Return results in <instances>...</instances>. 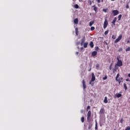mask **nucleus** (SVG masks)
I'll return each mask as SVG.
<instances>
[{
    "label": "nucleus",
    "instance_id": "nucleus-1",
    "mask_svg": "<svg viewBox=\"0 0 130 130\" xmlns=\"http://www.w3.org/2000/svg\"><path fill=\"white\" fill-rule=\"evenodd\" d=\"M117 63L115 65V68H116V67L117 68V67H122V66L123 65L122 63V61H121V60L119 59V58L117 57Z\"/></svg>",
    "mask_w": 130,
    "mask_h": 130
},
{
    "label": "nucleus",
    "instance_id": "nucleus-2",
    "mask_svg": "<svg viewBox=\"0 0 130 130\" xmlns=\"http://www.w3.org/2000/svg\"><path fill=\"white\" fill-rule=\"evenodd\" d=\"M107 26H108V21H107V18L106 17L104 22V29H106Z\"/></svg>",
    "mask_w": 130,
    "mask_h": 130
},
{
    "label": "nucleus",
    "instance_id": "nucleus-3",
    "mask_svg": "<svg viewBox=\"0 0 130 130\" xmlns=\"http://www.w3.org/2000/svg\"><path fill=\"white\" fill-rule=\"evenodd\" d=\"M122 39V35H120L118 38H117L115 41H114V43H117V42H119L120 40Z\"/></svg>",
    "mask_w": 130,
    "mask_h": 130
},
{
    "label": "nucleus",
    "instance_id": "nucleus-4",
    "mask_svg": "<svg viewBox=\"0 0 130 130\" xmlns=\"http://www.w3.org/2000/svg\"><path fill=\"white\" fill-rule=\"evenodd\" d=\"M91 111H89L87 113V119L88 121H89L90 120V118H91Z\"/></svg>",
    "mask_w": 130,
    "mask_h": 130
},
{
    "label": "nucleus",
    "instance_id": "nucleus-5",
    "mask_svg": "<svg viewBox=\"0 0 130 130\" xmlns=\"http://www.w3.org/2000/svg\"><path fill=\"white\" fill-rule=\"evenodd\" d=\"M112 13L113 14V16H117V15L119 14V12H118V10H113Z\"/></svg>",
    "mask_w": 130,
    "mask_h": 130
},
{
    "label": "nucleus",
    "instance_id": "nucleus-6",
    "mask_svg": "<svg viewBox=\"0 0 130 130\" xmlns=\"http://www.w3.org/2000/svg\"><path fill=\"white\" fill-rule=\"evenodd\" d=\"M85 36H84L83 37V38L82 39L81 42L80 43V45L81 46H83V45L84 44V43H85Z\"/></svg>",
    "mask_w": 130,
    "mask_h": 130
},
{
    "label": "nucleus",
    "instance_id": "nucleus-7",
    "mask_svg": "<svg viewBox=\"0 0 130 130\" xmlns=\"http://www.w3.org/2000/svg\"><path fill=\"white\" fill-rule=\"evenodd\" d=\"M91 76H92V78H91V82H94V81H95V75L94 74V73H92L91 74Z\"/></svg>",
    "mask_w": 130,
    "mask_h": 130
},
{
    "label": "nucleus",
    "instance_id": "nucleus-8",
    "mask_svg": "<svg viewBox=\"0 0 130 130\" xmlns=\"http://www.w3.org/2000/svg\"><path fill=\"white\" fill-rule=\"evenodd\" d=\"M82 84H83V89H86V82H85V80H82Z\"/></svg>",
    "mask_w": 130,
    "mask_h": 130
},
{
    "label": "nucleus",
    "instance_id": "nucleus-9",
    "mask_svg": "<svg viewBox=\"0 0 130 130\" xmlns=\"http://www.w3.org/2000/svg\"><path fill=\"white\" fill-rule=\"evenodd\" d=\"M122 95L121 94H120V93H117V94H116L114 96V98H120V97H121V96H122Z\"/></svg>",
    "mask_w": 130,
    "mask_h": 130
},
{
    "label": "nucleus",
    "instance_id": "nucleus-10",
    "mask_svg": "<svg viewBox=\"0 0 130 130\" xmlns=\"http://www.w3.org/2000/svg\"><path fill=\"white\" fill-rule=\"evenodd\" d=\"M116 20H117V18L116 17H115L112 22V24H113L114 26H115V23L116 22Z\"/></svg>",
    "mask_w": 130,
    "mask_h": 130
},
{
    "label": "nucleus",
    "instance_id": "nucleus-11",
    "mask_svg": "<svg viewBox=\"0 0 130 130\" xmlns=\"http://www.w3.org/2000/svg\"><path fill=\"white\" fill-rule=\"evenodd\" d=\"M100 112L101 114H104V113L105 112V110H104L103 108H102L101 109Z\"/></svg>",
    "mask_w": 130,
    "mask_h": 130
},
{
    "label": "nucleus",
    "instance_id": "nucleus-12",
    "mask_svg": "<svg viewBox=\"0 0 130 130\" xmlns=\"http://www.w3.org/2000/svg\"><path fill=\"white\" fill-rule=\"evenodd\" d=\"M75 33H76L77 36H78V35H79V29H78V27H76L75 28Z\"/></svg>",
    "mask_w": 130,
    "mask_h": 130
},
{
    "label": "nucleus",
    "instance_id": "nucleus-13",
    "mask_svg": "<svg viewBox=\"0 0 130 130\" xmlns=\"http://www.w3.org/2000/svg\"><path fill=\"white\" fill-rule=\"evenodd\" d=\"M74 24H78L79 23V19H78V18H76L74 19Z\"/></svg>",
    "mask_w": 130,
    "mask_h": 130
},
{
    "label": "nucleus",
    "instance_id": "nucleus-14",
    "mask_svg": "<svg viewBox=\"0 0 130 130\" xmlns=\"http://www.w3.org/2000/svg\"><path fill=\"white\" fill-rule=\"evenodd\" d=\"M92 56H96L97 55V52L96 51H93L91 53Z\"/></svg>",
    "mask_w": 130,
    "mask_h": 130
},
{
    "label": "nucleus",
    "instance_id": "nucleus-15",
    "mask_svg": "<svg viewBox=\"0 0 130 130\" xmlns=\"http://www.w3.org/2000/svg\"><path fill=\"white\" fill-rule=\"evenodd\" d=\"M89 45L91 48H93V47H94V43H93V42H90L89 43Z\"/></svg>",
    "mask_w": 130,
    "mask_h": 130
},
{
    "label": "nucleus",
    "instance_id": "nucleus-16",
    "mask_svg": "<svg viewBox=\"0 0 130 130\" xmlns=\"http://www.w3.org/2000/svg\"><path fill=\"white\" fill-rule=\"evenodd\" d=\"M87 46H88V43H84L83 44V47L84 48H87Z\"/></svg>",
    "mask_w": 130,
    "mask_h": 130
},
{
    "label": "nucleus",
    "instance_id": "nucleus-17",
    "mask_svg": "<svg viewBox=\"0 0 130 130\" xmlns=\"http://www.w3.org/2000/svg\"><path fill=\"white\" fill-rule=\"evenodd\" d=\"M118 78H119V73H118L116 77V81H117V82H118Z\"/></svg>",
    "mask_w": 130,
    "mask_h": 130
},
{
    "label": "nucleus",
    "instance_id": "nucleus-18",
    "mask_svg": "<svg viewBox=\"0 0 130 130\" xmlns=\"http://www.w3.org/2000/svg\"><path fill=\"white\" fill-rule=\"evenodd\" d=\"M123 85H124V88L125 90L126 91L127 90V86H126V84L124 83Z\"/></svg>",
    "mask_w": 130,
    "mask_h": 130
},
{
    "label": "nucleus",
    "instance_id": "nucleus-19",
    "mask_svg": "<svg viewBox=\"0 0 130 130\" xmlns=\"http://www.w3.org/2000/svg\"><path fill=\"white\" fill-rule=\"evenodd\" d=\"M104 103H108V100H107V96L105 98L104 101Z\"/></svg>",
    "mask_w": 130,
    "mask_h": 130
},
{
    "label": "nucleus",
    "instance_id": "nucleus-20",
    "mask_svg": "<svg viewBox=\"0 0 130 130\" xmlns=\"http://www.w3.org/2000/svg\"><path fill=\"white\" fill-rule=\"evenodd\" d=\"M92 126H93V125L92 124V123L89 124L88 129H91V128H92Z\"/></svg>",
    "mask_w": 130,
    "mask_h": 130
},
{
    "label": "nucleus",
    "instance_id": "nucleus-21",
    "mask_svg": "<svg viewBox=\"0 0 130 130\" xmlns=\"http://www.w3.org/2000/svg\"><path fill=\"white\" fill-rule=\"evenodd\" d=\"M121 17H122V15L121 14H120L118 16V21H120V19H121Z\"/></svg>",
    "mask_w": 130,
    "mask_h": 130
},
{
    "label": "nucleus",
    "instance_id": "nucleus-22",
    "mask_svg": "<svg viewBox=\"0 0 130 130\" xmlns=\"http://www.w3.org/2000/svg\"><path fill=\"white\" fill-rule=\"evenodd\" d=\"M117 67L115 68V69L113 70V74H115V72H116V71H117Z\"/></svg>",
    "mask_w": 130,
    "mask_h": 130
},
{
    "label": "nucleus",
    "instance_id": "nucleus-23",
    "mask_svg": "<svg viewBox=\"0 0 130 130\" xmlns=\"http://www.w3.org/2000/svg\"><path fill=\"white\" fill-rule=\"evenodd\" d=\"M94 24V21H91L89 22V26L90 27L92 26V25Z\"/></svg>",
    "mask_w": 130,
    "mask_h": 130
},
{
    "label": "nucleus",
    "instance_id": "nucleus-24",
    "mask_svg": "<svg viewBox=\"0 0 130 130\" xmlns=\"http://www.w3.org/2000/svg\"><path fill=\"white\" fill-rule=\"evenodd\" d=\"M93 7H94V9H93L94 11L95 12H97V7H95V5H94Z\"/></svg>",
    "mask_w": 130,
    "mask_h": 130
},
{
    "label": "nucleus",
    "instance_id": "nucleus-25",
    "mask_svg": "<svg viewBox=\"0 0 130 130\" xmlns=\"http://www.w3.org/2000/svg\"><path fill=\"white\" fill-rule=\"evenodd\" d=\"M74 8H75V9H79V5H78V4H76L74 6Z\"/></svg>",
    "mask_w": 130,
    "mask_h": 130
},
{
    "label": "nucleus",
    "instance_id": "nucleus-26",
    "mask_svg": "<svg viewBox=\"0 0 130 130\" xmlns=\"http://www.w3.org/2000/svg\"><path fill=\"white\" fill-rule=\"evenodd\" d=\"M85 121V118L84 117H81V122H84Z\"/></svg>",
    "mask_w": 130,
    "mask_h": 130
},
{
    "label": "nucleus",
    "instance_id": "nucleus-27",
    "mask_svg": "<svg viewBox=\"0 0 130 130\" xmlns=\"http://www.w3.org/2000/svg\"><path fill=\"white\" fill-rule=\"evenodd\" d=\"M90 30H91V31H94L95 30V27L94 26H92L90 28Z\"/></svg>",
    "mask_w": 130,
    "mask_h": 130
},
{
    "label": "nucleus",
    "instance_id": "nucleus-28",
    "mask_svg": "<svg viewBox=\"0 0 130 130\" xmlns=\"http://www.w3.org/2000/svg\"><path fill=\"white\" fill-rule=\"evenodd\" d=\"M95 50H96V51H98V50H99V47L98 46H96L95 47Z\"/></svg>",
    "mask_w": 130,
    "mask_h": 130
},
{
    "label": "nucleus",
    "instance_id": "nucleus-29",
    "mask_svg": "<svg viewBox=\"0 0 130 130\" xmlns=\"http://www.w3.org/2000/svg\"><path fill=\"white\" fill-rule=\"evenodd\" d=\"M123 78L122 77L120 78V79H118V82H119V84H120V81H122Z\"/></svg>",
    "mask_w": 130,
    "mask_h": 130
},
{
    "label": "nucleus",
    "instance_id": "nucleus-30",
    "mask_svg": "<svg viewBox=\"0 0 130 130\" xmlns=\"http://www.w3.org/2000/svg\"><path fill=\"white\" fill-rule=\"evenodd\" d=\"M108 32H109V30H107V31H105V35H107V34H108Z\"/></svg>",
    "mask_w": 130,
    "mask_h": 130
},
{
    "label": "nucleus",
    "instance_id": "nucleus-31",
    "mask_svg": "<svg viewBox=\"0 0 130 130\" xmlns=\"http://www.w3.org/2000/svg\"><path fill=\"white\" fill-rule=\"evenodd\" d=\"M130 51V47H128L125 49V51Z\"/></svg>",
    "mask_w": 130,
    "mask_h": 130
},
{
    "label": "nucleus",
    "instance_id": "nucleus-32",
    "mask_svg": "<svg viewBox=\"0 0 130 130\" xmlns=\"http://www.w3.org/2000/svg\"><path fill=\"white\" fill-rule=\"evenodd\" d=\"M112 39H115L116 38V37L114 36V35H113L112 36Z\"/></svg>",
    "mask_w": 130,
    "mask_h": 130
},
{
    "label": "nucleus",
    "instance_id": "nucleus-33",
    "mask_svg": "<svg viewBox=\"0 0 130 130\" xmlns=\"http://www.w3.org/2000/svg\"><path fill=\"white\" fill-rule=\"evenodd\" d=\"M92 82L93 81H91V80L89 82V84L90 85H91V86H94V83H92Z\"/></svg>",
    "mask_w": 130,
    "mask_h": 130
},
{
    "label": "nucleus",
    "instance_id": "nucleus-34",
    "mask_svg": "<svg viewBox=\"0 0 130 130\" xmlns=\"http://www.w3.org/2000/svg\"><path fill=\"white\" fill-rule=\"evenodd\" d=\"M125 130H130V126H127Z\"/></svg>",
    "mask_w": 130,
    "mask_h": 130
},
{
    "label": "nucleus",
    "instance_id": "nucleus-35",
    "mask_svg": "<svg viewBox=\"0 0 130 130\" xmlns=\"http://www.w3.org/2000/svg\"><path fill=\"white\" fill-rule=\"evenodd\" d=\"M125 8H126V9H129V6H128V3L126 5Z\"/></svg>",
    "mask_w": 130,
    "mask_h": 130
},
{
    "label": "nucleus",
    "instance_id": "nucleus-36",
    "mask_svg": "<svg viewBox=\"0 0 130 130\" xmlns=\"http://www.w3.org/2000/svg\"><path fill=\"white\" fill-rule=\"evenodd\" d=\"M103 12H104L105 13H107V9H104L103 10Z\"/></svg>",
    "mask_w": 130,
    "mask_h": 130
},
{
    "label": "nucleus",
    "instance_id": "nucleus-37",
    "mask_svg": "<svg viewBox=\"0 0 130 130\" xmlns=\"http://www.w3.org/2000/svg\"><path fill=\"white\" fill-rule=\"evenodd\" d=\"M118 51H119V52H120V51H122V48H119Z\"/></svg>",
    "mask_w": 130,
    "mask_h": 130
},
{
    "label": "nucleus",
    "instance_id": "nucleus-38",
    "mask_svg": "<svg viewBox=\"0 0 130 130\" xmlns=\"http://www.w3.org/2000/svg\"><path fill=\"white\" fill-rule=\"evenodd\" d=\"M95 130L98 129V126H97V123L96 122V124H95Z\"/></svg>",
    "mask_w": 130,
    "mask_h": 130
},
{
    "label": "nucleus",
    "instance_id": "nucleus-39",
    "mask_svg": "<svg viewBox=\"0 0 130 130\" xmlns=\"http://www.w3.org/2000/svg\"><path fill=\"white\" fill-rule=\"evenodd\" d=\"M123 122V118H121V120H120V123H122Z\"/></svg>",
    "mask_w": 130,
    "mask_h": 130
},
{
    "label": "nucleus",
    "instance_id": "nucleus-40",
    "mask_svg": "<svg viewBox=\"0 0 130 130\" xmlns=\"http://www.w3.org/2000/svg\"><path fill=\"white\" fill-rule=\"evenodd\" d=\"M109 70H110V71H111V70H112V67L111 66H110Z\"/></svg>",
    "mask_w": 130,
    "mask_h": 130
},
{
    "label": "nucleus",
    "instance_id": "nucleus-41",
    "mask_svg": "<svg viewBox=\"0 0 130 130\" xmlns=\"http://www.w3.org/2000/svg\"><path fill=\"white\" fill-rule=\"evenodd\" d=\"M103 80H107V76H105L103 78Z\"/></svg>",
    "mask_w": 130,
    "mask_h": 130
},
{
    "label": "nucleus",
    "instance_id": "nucleus-42",
    "mask_svg": "<svg viewBox=\"0 0 130 130\" xmlns=\"http://www.w3.org/2000/svg\"><path fill=\"white\" fill-rule=\"evenodd\" d=\"M96 69H98V68H99V64H97L96 65Z\"/></svg>",
    "mask_w": 130,
    "mask_h": 130
},
{
    "label": "nucleus",
    "instance_id": "nucleus-43",
    "mask_svg": "<svg viewBox=\"0 0 130 130\" xmlns=\"http://www.w3.org/2000/svg\"><path fill=\"white\" fill-rule=\"evenodd\" d=\"M126 82H130L129 79H128V78L126 79Z\"/></svg>",
    "mask_w": 130,
    "mask_h": 130
},
{
    "label": "nucleus",
    "instance_id": "nucleus-44",
    "mask_svg": "<svg viewBox=\"0 0 130 130\" xmlns=\"http://www.w3.org/2000/svg\"><path fill=\"white\" fill-rule=\"evenodd\" d=\"M90 108H91V107H90V106H88L87 107V110H88V109H90Z\"/></svg>",
    "mask_w": 130,
    "mask_h": 130
},
{
    "label": "nucleus",
    "instance_id": "nucleus-45",
    "mask_svg": "<svg viewBox=\"0 0 130 130\" xmlns=\"http://www.w3.org/2000/svg\"><path fill=\"white\" fill-rule=\"evenodd\" d=\"M97 2L98 3H100L101 2V0H98Z\"/></svg>",
    "mask_w": 130,
    "mask_h": 130
},
{
    "label": "nucleus",
    "instance_id": "nucleus-46",
    "mask_svg": "<svg viewBox=\"0 0 130 130\" xmlns=\"http://www.w3.org/2000/svg\"><path fill=\"white\" fill-rule=\"evenodd\" d=\"M81 113H84V110H82L81 111Z\"/></svg>",
    "mask_w": 130,
    "mask_h": 130
},
{
    "label": "nucleus",
    "instance_id": "nucleus-47",
    "mask_svg": "<svg viewBox=\"0 0 130 130\" xmlns=\"http://www.w3.org/2000/svg\"><path fill=\"white\" fill-rule=\"evenodd\" d=\"M91 70H92V69L90 68L89 70H88V72H91Z\"/></svg>",
    "mask_w": 130,
    "mask_h": 130
},
{
    "label": "nucleus",
    "instance_id": "nucleus-48",
    "mask_svg": "<svg viewBox=\"0 0 130 130\" xmlns=\"http://www.w3.org/2000/svg\"><path fill=\"white\" fill-rule=\"evenodd\" d=\"M129 42H130V41H129V40H128V41H127V43H129Z\"/></svg>",
    "mask_w": 130,
    "mask_h": 130
},
{
    "label": "nucleus",
    "instance_id": "nucleus-49",
    "mask_svg": "<svg viewBox=\"0 0 130 130\" xmlns=\"http://www.w3.org/2000/svg\"><path fill=\"white\" fill-rule=\"evenodd\" d=\"M128 77H129V78H130V74H128Z\"/></svg>",
    "mask_w": 130,
    "mask_h": 130
},
{
    "label": "nucleus",
    "instance_id": "nucleus-50",
    "mask_svg": "<svg viewBox=\"0 0 130 130\" xmlns=\"http://www.w3.org/2000/svg\"><path fill=\"white\" fill-rule=\"evenodd\" d=\"M90 5L91 6V5H92V3L91 2V1H90Z\"/></svg>",
    "mask_w": 130,
    "mask_h": 130
},
{
    "label": "nucleus",
    "instance_id": "nucleus-51",
    "mask_svg": "<svg viewBox=\"0 0 130 130\" xmlns=\"http://www.w3.org/2000/svg\"><path fill=\"white\" fill-rule=\"evenodd\" d=\"M76 54H79V52H76Z\"/></svg>",
    "mask_w": 130,
    "mask_h": 130
},
{
    "label": "nucleus",
    "instance_id": "nucleus-52",
    "mask_svg": "<svg viewBox=\"0 0 130 130\" xmlns=\"http://www.w3.org/2000/svg\"><path fill=\"white\" fill-rule=\"evenodd\" d=\"M81 50H82V49H84V48L81 47Z\"/></svg>",
    "mask_w": 130,
    "mask_h": 130
},
{
    "label": "nucleus",
    "instance_id": "nucleus-53",
    "mask_svg": "<svg viewBox=\"0 0 130 130\" xmlns=\"http://www.w3.org/2000/svg\"><path fill=\"white\" fill-rule=\"evenodd\" d=\"M110 66H111V67H112V63H111Z\"/></svg>",
    "mask_w": 130,
    "mask_h": 130
},
{
    "label": "nucleus",
    "instance_id": "nucleus-54",
    "mask_svg": "<svg viewBox=\"0 0 130 130\" xmlns=\"http://www.w3.org/2000/svg\"><path fill=\"white\" fill-rule=\"evenodd\" d=\"M102 2H103V0H102Z\"/></svg>",
    "mask_w": 130,
    "mask_h": 130
},
{
    "label": "nucleus",
    "instance_id": "nucleus-55",
    "mask_svg": "<svg viewBox=\"0 0 130 130\" xmlns=\"http://www.w3.org/2000/svg\"><path fill=\"white\" fill-rule=\"evenodd\" d=\"M129 4H130V0H129Z\"/></svg>",
    "mask_w": 130,
    "mask_h": 130
},
{
    "label": "nucleus",
    "instance_id": "nucleus-56",
    "mask_svg": "<svg viewBox=\"0 0 130 130\" xmlns=\"http://www.w3.org/2000/svg\"><path fill=\"white\" fill-rule=\"evenodd\" d=\"M124 1H126V0H124Z\"/></svg>",
    "mask_w": 130,
    "mask_h": 130
},
{
    "label": "nucleus",
    "instance_id": "nucleus-57",
    "mask_svg": "<svg viewBox=\"0 0 130 130\" xmlns=\"http://www.w3.org/2000/svg\"><path fill=\"white\" fill-rule=\"evenodd\" d=\"M114 130H116L115 129Z\"/></svg>",
    "mask_w": 130,
    "mask_h": 130
}]
</instances>
